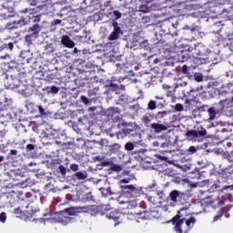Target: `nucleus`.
I'll use <instances>...</instances> for the list:
<instances>
[{"mask_svg":"<svg viewBox=\"0 0 233 233\" xmlns=\"http://www.w3.org/2000/svg\"><path fill=\"white\" fill-rule=\"evenodd\" d=\"M124 194L117 198L116 201L118 205H123V208H127V210H132L137 207V200L136 198H138L141 195V188L136 187L132 185H126L122 187Z\"/></svg>","mask_w":233,"mask_h":233,"instance_id":"f257e3e1","label":"nucleus"},{"mask_svg":"<svg viewBox=\"0 0 233 233\" xmlns=\"http://www.w3.org/2000/svg\"><path fill=\"white\" fill-rule=\"evenodd\" d=\"M81 212H90V208H69L65 209L64 211H60V213L58 214V218H40L39 221L40 223H61V225L66 227L68 223H72V218H70V216H76V214H81Z\"/></svg>","mask_w":233,"mask_h":233,"instance_id":"f03ea898","label":"nucleus"},{"mask_svg":"<svg viewBox=\"0 0 233 233\" xmlns=\"http://www.w3.org/2000/svg\"><path fill=\"white\" fill-rule=\"evenodd\" d=\"M180 212L173 218L172 220H168L166 223H173L175 225V232L176 233H188L189 230L194 228V225H196V218L191 217L189 218H181L179 216Z\"/></svg>","mask_w":233,"mask_h":233,"instance_id":"7ed1b4c3","label":"nucleus"},{"mask_svg":"<svg viewBox=\"0 0 233 233\" xmlns=\"http://www.w3.org/2000/svg\"><path fill=\"white\" fill-rule=\"evenodd\" d=\"M7 80L11 81L9 82V86H11V88H18V92L19 94H22V96H30V90L28 89V87L21 84L19 82V79L14 78V76H7Z\"/></svg>","mask_w":233,"mask_h":233,"instance_id":"20e7f679","label":"nucleus"},{"mask_svg":"<svg viewBox=\"0 0 233 233\" xmlns=\"http://www.w3.org/2000/svg\"><path fill=\"white\" fill-rule=\"evenodd\" d=\"M204 136H207V129H202L200 131L190 130L186 133V137L190 141L196 139V137H203Z\"/></svg>","mask_w":233,"mask_h":233,"instance_id":"39448f33","label":"nucleus"},{"mask_svg":"<svg viewBox=\"0 0 233 233\" xmlns=\"http://www.w3.org/2000/svg\"><path fill=\"white\" fill-rule=\"evenodd\" d=\"M113 32L108 35V41H116L119 39V35L121 34V27H119L117 22L113 23Z\"/></svg>","mask_w":233,"mask_h":233,"instance_id":"423d86ee","label":"nucleus"},{"mask_svg":"<svg viewBox=\"0 0 233 233\" xmlns=\"http://www.w3.org/2000/svg\"><path fill=\"white\" fill-rule=\"evenodd\" d=\"M195 57L196 59H205L207 57V50L205 46L199 45L195 49Z\"/></svg>","mask_w":233,"mask_h":233,"instance_id":"0eeeda50","label":"nucleus"},{"mask_svg":"<svg viewBox=\"0 0 233 233\" xmlns=\"http://www.w3.org/2000/svg\"><path fill=\"white\" fill-rule=\"evenodd\" d=\"M152 10H155L152 1H147L139 6V12L143 14H148V12H152Z\"/></svg>","mask_w":233,"mask_h":233,"instance_id":"6e6552de","label":"nucleus"},{"mask_svg":"<svg viewBox=\"0 0 233 233\" xmlns=\"http://www.w3.org/2000/svg\"><path fill=\"white\" fill-rule=\"evenodd\" d=\"M150 127L154 130L156 134H161V132H165L168 130V127L163 124L153 123Z\"/></svg>","mask_w":233,"mask_h":233,"instance_id":"1a4fd4ad","label":"nucleus"},{"mask_svg":"<svg viewBox=\"0 0 233 233\" xmlns=\"http://www.w3.org/2000/svg\"><path fill=\"white\" fill-rule=\"evenodd\" d=\"M183 196L185 195L178 190H173L170 192L169 198L173 203H177V201H181Z\"/></svg>","mask_w":233,"mask_h":233,"instance_id":"9d476101","label":"nucleus"},{"mask_svg":"<svg viewBox=\"0 0 233 233\" xmlns=\"http://www.w3.org/2000/svg\"><path fill=\"white\" fill-rule=\"evenodd\" d=\"M61 43L66 46V48H74L76 46V43L70 39V36L68 35H63L61 39Z\"/></svg>","mask_w":233,"mask_h":233,"instance_id":"9b49d317","label":"nucleus"},{"mask_svg":"<svg viewBox=\"0 0 233 233\" xmlns=\"http://www.w3.org/2000/svg\"><path fill=\"white\" fill-rule=\"evenodd\" d=\"M25 25H26V21L25 19H21L7 25V28H9V30H12V28H19L20 26H25Z\"/></svg>","mask_w":233,"mask_h":233,"instance_id":"f8f14e48","label":"nucleus"},{"mask_svg":"<svg viewBox=\"0 0 233 233\" xmlns=\"http://www.w3.org/2000/svg\"><path fill=\"white\" fill-rule=\"evenodd\" d=\"M29 32H32V34L31 35H26L25 39H28V37H37V34H39V25H35L32 27H30Z\"/></svg>","mask_w":233,"mask_h":233,"instance_id":"ddd939ff","label":"nucleus"},{"mask_svg":"<svg viewBox=\"0 0 233 233\" xmlns=\"http://www.w3.org/2000/svg\"><path fill=\"white\" fill-rule=\"evenodd\" d=\"M107 219H112L113 221H118V219L121 218V213L117 211H112L109 214L106 216Z\"/></svg>","mask_w":233,"mask_h":233,"instance_id":"4468645a","label":"nucleus"},{"mask_svg":"<svg viewBox=\"0 0 233 233\" xmlns=\"http://www.w3.org/2000/svg\"><path fill=\"white\" fill-rule=\"evenodd\" d=\"M208 113L209 116L208 121H214V119H216V114H218V110H216V107H209L208 109Z\"/></svg>","mask_w":233,"mask_h":233,"instance_id":"2eb2a0df","label":"nucleus"},{"mask_svg":"<svg viewBox=\"0 0 233 233\" xmlns=\"http://www.w3.org/2000/svg\"><path fill=\"white\" fill-rule=\"evenodd\" d=\"M75 177H77V179H86L88 177V175L86 174V171H79L75 174Z\"/></svg>","mask_w":233,"mask_h":233,"instance_id":"dca6fc26","label":"nucleus"},{"mask_svg":"<svg viewBox=\"0 0 233 233\" xmlns=\"http://www.w3.org/2000/svg\"><path fill=\"white\" fill-rule=\"evenodd\" d=\"M5 48H9V50H14V44L13 43L0 44V52H2V50H5Z\"/></svg>","mask_w":233,"mask_h":233,"instance_id":"f3484780","label":"nucleus"},{"mask_svg":"<svg viewBox=\"0 0 233 233\" xmlns=\"http://www.w3.org/2000/svg\"><path fill=\"white\" fill-rule=\"evenodd\" d=\"M203 203L205 205H212L213 203H216V198H213L212 197H208L204 198Z\"/></svg>","mask_w":233,"mask_h":233,"instance_id":"a211bd4d","label":"nucleus"},{"mask_svg":"<svg viewBox=\"0 0 233 233\" xmlns=\"http://www.w3.org/2000/svg\"><path fill=\"white\" fill-rule=\"evenodd\" d=\"M110 169L113 170L114 172H121L122 167L117 164H112Z\"/></svg>","mask_w":233,"mask_h":233,"instance_id":"6ab92c4d","label":"nucleus"},{"mask_svg":"<svg viewBox=\"0 0 233 233\" xmlns=\"http://www.w3.org/2000/svg\"><path fill=\"white\" fill-rule=\"evenodd\" d=\"M222 103H223L224 108H228V106H232V105H233V96H232L231 100H225Z\"/></svg>","mask_w":233,"mask_h":233,"instance_id":"aec40b11","label":"nucleus"},{"mask_svg":"<svg viewBox=\"0 0 233 233\" xmlns=\"http://www.w3.org/2000/svg\"><path fill=\"white\" fill-rule=\"evenodd\" d=\"M147 108L149 110H156V108H157L156 101H154V100L149 101V103L147 104Z\"/></svg>","mask_w":233,"mask_h":233,"instance_id":"412c9836","label":"nucleus"},{"mask_svg":"<svg viewBox=\"0 0 233 233\" xmlns=\"http://www.w3.org/2000/svg\"><path fill=\"white\" fill-rule=\"evenodd\" d=\"M194 77L195 80L198 81V83H201V81H203V75L201 73H196Z\"/></svg>","mask_w":233,"mask_h":233,"instance_id":"4be33fe9","label":"nucleus"},{"mask_svg":"<svg viewBox=\"0 0 233 233\" xmlns=\"http://www.w3.org/2000/svg\"><path fill=\"white\" fill-rule=\"evenodd\" d=\"M125 148H126V150L132 151L134 149V144L127 142L125 145Z\"/></svg>","mask_w":233,"mask_h":233,"instance_id":"5701e85b","label":"nucleus"},{"mask_svg":"<svg viewBox=\"0 0 233 233\" xmlns=\"http://www.w3.org/2000/svg\"><path fill=\"white\" fill-rule=\"evenodd\" d=\"M175 110H176L177 112H183V110H184L183 105H182V104H177V105L175 106Z\"/></svg>","mask_w":233,"mask_h":233,"instance_id":"b1692460","label":"nucleus"},{"mask_svg":"<svg viewBox=\"0 0 233 233\" xmlns=\"http://www.w3.org/2000/svg\"><path fill=\"white\" fill-rule=\"evenodd\" d=\"M6 222V213L2 212L0 214V223H5Z\"/></svg>","mask_w":233,"mask_h":233,"instance_id":"393cba45","label":"nucleus"},{"mask_svg":"<svg viewBox=\"0 0 233 233\" xmlns=\"http://www.w3.org/2000/svg\"><path fill=\"white\" fill-rule=\"evenodd\" d=\"M80 99H81L82 103H84V105H88V103H90V100L88 99V97H86L85 96H81Z\"/></svg>","mask_w":233,"mask_h":233,"instance_id":"a878e982","label":"nucleus"},{"mask_svg":"<svg viewBox=\"0 0 233 233\" xmlns=\"http://www.w3.org/2000/svg\"><path fill=\"white\" fill-rule=\"evenodd\" d=\"M30 19L32 20L33 23H39V21H41V16L39 15L31 16Z\"/></svg>","mask_w":233,"mask_h":233,"instance_id":"bb28decb","label":"nucleus"},{"mask_svg":"<svg viewBox=\"0 0 233 233\" xmlns=\"http://www.w3.org/2000/svg\"><path fill=\"white\" fill-rule=\"evenodd\" d=\"M50 92L51 94H57V92H59V87L53 86L50 87Z\"/></svg>","mask_w":233,"mask_h":233,"instance_id":"cd10ccee","label":"nucleus"},{"mask_svg":"<svg viewBox=\"0 0 233 233\" xmlns=\"http://www.w3.org/2000/svg\"><path fill=\"white\" fill-rule=\"evenodd\" d=\"M58 170L62 174V176H65L66 174V167L59 166Z\"/></svg>","mask_w":233,"mask_h":233,"instance_id":"c85d7f7f","label":"nucleus"},{"mask_svg":"<svg viewBox=\"0 0 233 233\" xmlns=\"http://www.w3.org/2000/svg\"><path fill=\"white\" fill-rule=\"evenodd\" d=\"M70 168L73 170V172H77L79 170V166L77 164H72Z\"/></svg>","mask_w":233,"mask_h":233,"instance_id":"c756f323","label":"nucleus"},{"mask_svg":"<svg viewBox=\"0 0 233 233\" xmlns=\"http://www.w3.org/2000/svg\"><path fill=\"white\" fill-rule=\"evenodd\" d=\"M138 219H150V217H148V213H144V214H140V217L138 218Z\"/></svg>","mask_w":233,"mask_h":233,"instance_id":"7c9ffc66","label":"nucleus"},{"mask_svg":"<svg viewBox=\"0 0 233 233\" xmlns=\"http://www.w3.org/2000/svg\"><path fill=\"white\" fill-rule=\"evenodd\" d=\"M188 152H190V154H196V152H198V149L196 148V147L191 146L188 148Z\"/></svg>","mask_w":233,"mask_h":233,"instance_id":"2f4dec72","label":"nucleus"},{"mask_svg":"<svg viewBox=\"0 0 233 233\" xmlns=\"http://www.w3.org/2000/svg\"><path fill=\"white\" fill-rule=\"evenodd\" d=\"M113 15H115L116 19H121V13H119V11H114Z\"/></svg>","mask_w":233,"mask_h":233,"instance_id":"473e14b6","label":"nucleus"},{"mask_svg":"<svg viewBox=\"0 0 233 233\" xmlns=\"http://www.w3.org/2000/svg\"><path fill=\"white\" fill-rule=\"evenodd\" d=\"M38 110L41 116H46V112H45V108H43V106H39Z\"/></svg>","mask_w":233,"mask_h":233,"instance_id":"72a5a7b5","label":"nucleus"},{"mask_svg":"<svg viewBox=\"0 0 233 233\" xmlns=\"http://www.w3.org/2000/svg\"><path fill=\"white\" fill-rule=\"evenodd\" d=\"M187 70H188V67L187 66H183L182 74H187Z\"/></svg>","mask_w":233,"mask_h":233,"instance_id":"f704fd0d","label":"nucleus"},{"mask_svg":"<svg viewBox=\"0 0 233 233\" xmlns=\"http://www.w3.org/2000/svg\"><path fill=\"white\" fill-rule=\"evenodd\" d=\"M26 148H27L28 150H34L35 147H34V145H32V144H28V145L26 146Z\"/></svg>","mask_w":233,"mask_h":233,"instance_id":"c9c22d12","label":"nucleus"},{"mask_svg":"<svg viewBox=\"0 0 233 233\" xmlns=\"http://www.w3.org/2000/svg\"><path fill=\"white\" fill-rule=\"evenodd\" d=\"M120 182L121 183H130V178H124Z\"/></svg>","mask_w":233,"mask_h":233,"instance_id":"e433bc0d","label":"nucleus"},{"mask_svg":"<svg viewBox=\"0 0 233 233\" xmlns=\"http://www.w3.org/2000/svg\"><path fill=\"white\" fill-rule=\"evenodd\" d=\"M53 25H61V20L60 19L55 20Z\"/></svg>","mask_w":233,"mask_h":233,"instance_id":"4c0bfd02","label":"nucleus"},{"mask_svg":"<svg viewBox=\"0 0 233 233\" xmlns=\"http://www.w3.org/2000/svg\"><path fill=\"white\" fill-rule=\"evenodd\" d=\"M11 154H12V156H16L17 155V150L12 149Z\"/></svg>","mask_w":233,"mask_h":233,"instance_id":"58836bf2","label":"nucleus"},{"mask_svg":"<svg viewBox=\"0 0 233 233\" xmlns=\"http://www.w3.org/2000/svg\"><path fill=\"white\" fill-rule=\"evenodd\" d=\"M15 214H21V209L15 208Z\"/></svg>","mask_w":233,"mask_h":233,"instance_id":"ea45409f","label":"nucleus"},{"mask_svg":"<svg viewBox=\"0 0 233 233\" xmlns=\"http://www.w3.org/2000/svg\"><path fill=\"white\" fill-rule=\"evenodd\" d=\"M220 218H221V217H219V216H216V217L213 218V220H214V221H218Z\"/></svg>","mask_w":233,"mask_h":233,"instance_id":"a19ab883","label":"nucleus"},{"mask_svg":"<svg viewBox=\"0 0 233 233\" xmlns=\"http://www.w3.org/2000/svg\"><path fill=\"white\" fill-rule=\"evenodd\" d=\"M179 86H187V82H182L179 84Z\"/></svg>","mask_w":233,"mask_h":233,"instance_id":"79ce46f5","label":"nucleus"},{"mask_svg":"<svg viewBox=\"0 0 233 233\" xmlns=\"http://www.w3.org/2000/svg\"><path fill=\"white\" fill-rule=\"evenodd\" d=\"M88 110H89V112H94L96 110V107H94V106L93 107H89Z\"/></svg>","mask_w":233,"mask_h":233,"instance_id":"37998d69","label":"nucleus"},{"mask_svg":"<svg viewBox=\"0 0 233 233\" xmlns=\"http://www.w3.org/2000/svg\"><path fill=\"white\" fill-rule=\"evenodd\" d=\"M190 187H191L192 188H196V187H198V185H197V184L192 183V184H190Z\"/></svg>","mask_w":233,"mask_h":233,"instance_id":"c03bdc74","label":"nucleus"},{"mask_svg":"<svg viewBox=\"0 0 233 233\" xmlns=\"http://www.w3.org/2000/svg\"><path fill=\"white\" fill-rule=\"evenodd\" d=\"M163 88H165V90H168V88H170V86H163Z\"/></svg>","mask_w":233,"mask_h":233,"instance_id":"a18cd8bd","label":"nucleus"},{"mask_svg":"<svg viewBox=\"0 0 233 233\" xmlns=\"http://www.w3.org/2000/svg\"><path fill=\"white\" fill-rule=\"evenodd\" d=\"M77 52H79V50H77V47L74 48V54H77Z\"/></svg>","mask_w":233,"mask_h":233,"instance_id":"49530a36","label":"nucleus"},{"mask_svg":"<svg viewBox=\"0 0 233 233\" xmlns=\"http://www.w3.org/2000/svg\"><path fill=\"white\" fill-rule=\"evenodd\" d=\"M102 194L105 195L106 193H105V188H101Z\"/></svg>","mask_w":233,"mask_h":233,"instance_id":"de8ad7c7","label":"nucleus"},{"mask_svg":"<svg viewBox=\"0 0 233 233\" xmlns=\"http://www.w3.org/2000/svg\"><path fill=\"white\" fill-rule=\"evenodd\" d=\"M35 1L37 0H35V2H31L30 5H35Z\"/></svg>","mask_w":233,"mask_h":233,"instance_id":"09e8293b","label":"nucleus"},{"mask_svg":"<svg viewBox=\"0 0 233 233\" xmlns=\"http://www.w3.org/2000/svg\"><path fill=\"white\" fill-rule=\"evenodd\" d=\"M154 187H156V184H153L149 188H154Z\"/></svg>","mask_w":233,"mask_h":233,"instance_id":"8fccbe9b","label":"nucleus"},{"mask_svg":"<svg viewBox=\"0 0 233 233\" xmlns=\"http://www.w3.org/2000/svg\"><path fill=\"white\" fill-rule=\"evenodd\" d=\"M4 157H0V163L3 162Z\"/></svg>","mask_w":233,"mask_h":233,"instance_id":"3c124183","label":"nucleus"},{"mask_svg":"<svg viewBox=\"0 0 233 233\" xmlns=\"http://www.w3.org/2000/svg\"><path fill=\"white\" fill-rule=\"evenodd\" d=\"M224 188H232V186L225 187Z\"/></svg>","mask_w":233,"mask_h":233,"instance_id":"603ef678","label":"nucleus"},{"mask_svg":"<svg viewBox=\"0 0 233 233\" xmlns=\"http://www.w3.org/2000/svg\"><path fill=\"white\" fill-rule=\"evenodd\" d=\"M118 223H119V222L115 223L114 227H117V224H118Z\"/></svg>","mask_w":233,"mask_h":233,"instance_id":"864d4df0","label":"nucleus"},{"mask_svg":"<svg viewBox=\"0 0 233 233\" xmlns=\"http://www.w3.org/2000/svg\"><path fill=\"white\" fill-rule=\"evenodd\" d=\"M156 98H157V99H161V97H159V96H156Z\"/></svg>","mask_w":233,"mask_h":233,"instance_id":"5fc2aeb1","label":"nucleus"},{"mask_svg":"<svg viewBox=\"0 0 233 233\" xmlns=\"http://www.w3.org/2000/svg\"><path fill=\"white\" fill-rule=\"evenodd\" d=\"M165 145H166V144H165V143H163V144H162V147H165Z\"/></svg>","mask_w":233,"mask_h":233,"instance_id":"6e6d98bb","label":"nucleus"},{"mask_svg":"<svg viewBox=\"0 0 233 233\" xmlns=\"http://www.w3.org/2000/svg\"><path fill=\"white\" fill-rule=\"evenodd\" d=\"M145 43H147V41H144V45H145Z\"/></svg>","mask_w":233,"mask_h":233,"instance_id":"4d7b16f0","label":"nucleus"},{"mask_svg":"<svg viewBox=\"0 0 233 233\" xmlns=\"http://www.w3.org/2000/svg\"><path fill=\"white\" fill-rule=\"evenodd\" d=\"M106 194H108V190H106Z\"/></svg>","mask_w":233,"mask_h":233,"instance_id":"13d9d810","label":"nucleus"},{"mask_svg":"<svg viewBox=\"0 0 233 233\" xmlns=\"http://www.w3.org/2000/svg\"><path fill=\"white\" fill-rule=\"evenodd\" d=\"M229 201H232V198H230Z\"/></svg>","mask_w":233,"mask_h":233,"instance_id":"bf43d9fd","label":"nucleus"},{"mask_svg":"<svg viewBox=\"0 0 233 233\" xmlns=\"http://www.w3.org/2000/svg\"><path fill=\"white\" fill-rule=\"evenodd\" d=\"M167 1H172V0H167Z\"/></svg>","mask_w":233,"mask_h":233,"instance_id":"052dcab7","label":"nucleus"},{"mask_svg":"<svg viewBox=\"0 0 233 233\" xmlns=\"http://www.w3.org/2000/svg\"><path fill=\"white\" fill-rule=\"evenodd\" d=\"M140 1H143V0H140Z\"/></svg>","mask_w":233,"mask_h":233,"instance_id":"680f3d73","label":"nucleus"}]
</instances>
